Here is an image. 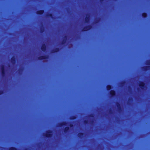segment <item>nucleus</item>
Here are the masks:
<instances>
[{
  "mask_svg": "<svg viewBox=\"0 0 150 150\" xmlns=\"http://www.w3.org/2000/svg\"><path fill=\"white\" fill-rule=\"evenodd\" d=\"M52 132L50 131H48L45 134V136L48 137H51L52 136Z\"/></svg>",
  "mask_w": 150,
  "mask_h": 150,
  "instance_id": "nucleus-1",
  "label": "nucleus"
},
{
  "mask_svg": "<svg viewBox=\"0 0 150 150\" xmlns=\"http://www.w3.org/2000/svg\"><path fill=\"white\" fill-rule=\"evenodd\" d=\"M44 11L43 10H40L38 11L37 12V13L38 14H41L43 13Z\"/></svg>",
  "mask_w": 150,
  "mask_h": 150,
  "instance_id": "nucleus-2",
  "label": "nucleus"
},
{
  "mask_svg": "<svg viewBox=\"0 0 150 150\" xmlns=\"http://www.w3.org/2000/svg\"><path fill=\"white\" fill-rule=\"evenodd\" d=\"M41 49L43 51H45L46 50V46L45 45H43L41 48Z\"/></svg>",
  "mask_w": 150,
  "mask_h": 150,
  "instance_id": "nucleus-3",
  "label": "nucleus"
},
{
  "mask_svg": "<svg viewBox=\"0 0 150 150\" xmlns=\"http://www.w3.org/2000/svg\"><path fill=\"white\" fill-rule=\"evenodd\" d=\"M69 129V128L68 127H66L65 128L64 130L65 132H67Z\"/></svg>",
  "mask_w": 150,
  "mask_h": 150,
  "instance_id": "nucleus-4",
  "label": "nucleus"
},
{
  "mask_svg": "<svg viewBox=\"0 0 150 150\" xmlns=\"http://www.w3.org/2000/svg\"><path fill=\"white\" fill-rule=\"evenodd\" d=\"M78 136L80 137H81L83 135V134L82 133H79L78 134Z\"/></svg>",
  "mask_w": 150,
  "mask_h": 150,
  "instance_id": "nucleus-5",
  "label": "nucleus"
},
{
  "mask_svg": "<svg viewBox=\"0 0 150 150\" xmlns=\"http://www.w3.org/2000/svg\"><path fill=\"white\" fill-rule=\"evenodd\" d=\"M66 125V123L65 122H62L61 123V126H64V125Z\"/></svg>",
  "mask_w": 150,
  "mask_h": 150,
  "instance_id": "nucleus-6",
  "label": "nucleus"
},
{
  "mask_svg": "<svg viewBox=\"0 0 150 150\" xmlns=\"http://www.w3.org/2000/svg\"><path fill=\"white\" fill-rule=\"evenodd\" d=\"M1 70L2 73L4 74V69L3 67H2L1 68Z\"/></svg>",
  "mask_w": 150,
  "mask_h": 150,
  "instance_id": "nucleus-7",
  "label": "nucleus"
},
{
  "mask_svg": "<svg viewBox=\"0 0 150 150\" xmlns=\"http://www.w3.org/2000/svg\"><path fill=\"white\" fill-rule=\"evenodd\" d=\"M9 150H16V149L15 148L11 147L10 148Z\"/></svg>",
  "mask_w": 150,
  "mask_h": 150,
  "instance_id": "nucleus-8",
  "label": "nucleus"
},
{
  "mask_svg": "<svg viewBox=\"0 0 150 150\" xmlns=\"http://www.w3.org/2000/svg\"><path fill=\"white\" fill-rule=\"evenodd\" d=\"M45 58V57L44 56H42V57H40L39 59H44Z\"/></svg>",
  "mask_w": 150,
  "mask_h": 150,
  "instance_id": "nucleus-9",
  "label": "nucleus"
},
{
  "mask_svg": "<svg viewBox=\"0 0 150 150\" xmlns=\"http://www.w3.org/2000/svg\"><path fill=\"white\" fill-rule=\"evenodd\" d=\"M107 88L108 90H109L111 88V86H108L107 87Z\"/></svg>",
  "mask_w": 150,
  "mask_h": 150,
  "instance_id": "nucleus-10",
  "label": "nucleus"
},
{
  "mask_svg": "<svg viewBox=\"0 0 150 150\" xmlns=\"http://www.w3.org/2000/svg\"><path fill=\"white\" fill-rule=\"evenodd\" d=\"M144 17H145L146 16V14L145 13H144L142 15Z\"/></svg>",
  "mask_w": 150,
  "mask_h": 150,
  "instance_id": "nucleus-11",
  "label": "nucleus"
},
{
  "mask_svg": "<svg viewBox=\"0 0 150 150\" xmlns=\"http://www.w3.org/2000/svg\"><path fill=\"white\" fill-rule=\"evenodd\" d=\"M111 94L112 95H113L115 93V92L114 91H111Z\"/></svg>",
  "mask_w": 150,
  "mask_h": 150,
  "instance_id": "nucleus-12",
  "label": "nucleus"
},
{
  "mask_svg": "<svg viewBox=\"0 0 150 150\" xmlns=\"http://www.w3.org/2000/svg\"><path fill=\"white\" fill-rule=\"evenodd\" d=\"M1 94V93L0 92V94Z\"/></svg>",
  "mask_w": 150,
  "mask_h": 150,
  "instance_id": "nucleus-13",
  "label": "nucleus"
}]
</instances>
